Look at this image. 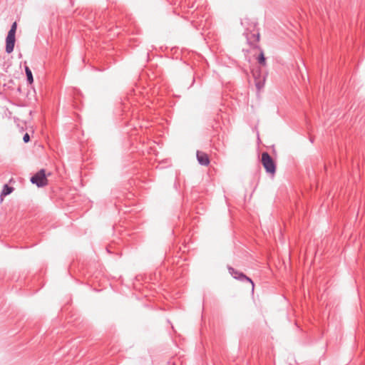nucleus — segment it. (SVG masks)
Listing matches in <instances>:
<instances>
[{
	"instance_id": "obj_1",
	"label": "nucleus",
	"mask_w": 365,
	"mask_h": 365,
	"mask_svg": "<svg viewBox=\"0 0 365 365\" xmlns=\"http://www.w3.org/2000/svg\"><path fill=\"white\" fill-rule=\"evenodd\" d=\"M244 34L246 37L247 43L251 48L260 49L259 46L260 35L257 28L253 29V31H245Z\"/></svg>"
},
{
	"instance_id": "obj_2",
	"label": "nucleus",
	"mask_w": 365,
	"mask_h": 365,
	"mask_svg": "<svg viewBox=\"0 0 365 365\" xmlns=\"http://www.w3.org/2000/svg\"><path fill=\"white\" fill-rule=\"evenodd\" d=\"M261 162L267 173L272 175L275 174L276 163L268 153L264 152L262 153Z\"/></svg>"
},
{
	"instance_id": "obj_3",
	"label": "nucleus",
	"mask_w": 365,
	"mask_h": 365,
	"mask_svg": "<svg viewBox=\"0 0 365 365\" xmlns=\"http://www.w3.org/2000/svg\"><path fill=\"white\" fill-rule=\"evenodd\" d=\"M16 28L17 24L16 22H14L6 38V52L7 53H11L14 51L16 41L15 34L16 31Z\"/></svg>"
},
{
	"instance_id": "obj_4",
	"label": "nucleus",
	"mask_w": 365,
	"mask_h": 365,
	"mask_svg": "<svg viewBox=\"0 0 365 365\" xmlns=\"http://www.w3.org/2000/svg\"><path fill=\"white\" fill-rule=\"evenodd\" d=\"M30 181L32 184L36 185L38 187L46 186L48 185V180L47 179L45 169H41L36 174H34L31 178Z\"/></svg>"
},
{
	"instance_id": "obj_5",
	"label": "nucleus",
	"mask_w": 365,
	"mask_h": 365,
	"mask_svg": "<svg viewBox=\"0 0 365 365\" xmlns=\"http://www.w3.org/2000/svg\"><path fill=\"white\" fill-rule=\"evenodd\" d=\"M229 273L235 278L240 282H247L252 286V292H254L255 289V284L253 281L247 276H246L244 273L234 269L232 267H227Z\"/></svg>"
},
{
	"instance_id": "obj_6",
	"label": "nucleus",
	"mask_w": 365,
	"mask_h": 365,
	"mask_svg": "<svg viewBox=\"0 0 365 365\" xmlns=\"http://www.w3.org/2000/svg\"><path fill=\"white\" fill-rule=\"evenodd\" d=\"M241 24L245 27V31H253L257 29V24L255 21L245 17L241 20Z\"/></svg>"
},
{
	"instance_id": "obj_7",
	"label": "nucleus",
	"mask_w": 365,
	"mask_h": 365,
	"mask_svg": "<svg viewBox=\"0 0 365 365\" xmlns=\"http://www.w3.org/2000/svg\"><path fill=\"white\" fill-rule=\"evenodd\" d=\"M197 159L201 165L207 166L210 164L208 155L202 151H197Z\"/></svg>"
},
{
	"instance_id": "obj_8",
	"label": "nucleus",
	"mask_w": 365,
	"mask_h": 365,
	"mask_svg": "<svg viewBox=\"0 0 365 365\" xmlns=\"http://www.w3.org/2000/svg\"><path fill=\"white\" fill-rule=\"evenodd\" d=\"M259 50L260 51V53L258 56L257 60L259 64H260L261 66H264L266 65V58L264 57V51H263V50L261 48Z\"/></svg>"
},
{
	"instance_id": "obj_9",
	"label": "nucleus",
	"mask_w": 365,
	"mask_h": 365,
	"mask_svg": "<svg viewBox=\"0 0 365 365\" xmlns=\"http://www.w3.org/2000/svg\"><path fill=\"white\" fill-rule=\"evenodd\" d=\"M25 72H26L27 81L29 82V84H31L34 82L33 74H32L31 69L26 66H25Z\"/></svg>"
},
{
	"instance_id": "obj_10",
	"label": "nucleus",
	"mask_w": 365,
	"mask_h": 365,
	"mask_svg": "<svg viewBox=\"0 0 365 365\" xmlns=\"http://www.w3.org/2000/svg\"><path fill=\"white\" fill-rule=\"evenodd\" d=\"M13 190H14V188L12 187L5 185L4 186V188L2 190L1 195H9Z\"/></svg>"
},
{
	"instance_id": "obj_11",
	"label": "nucleus",
	"mask_w": 365,
	"mask_h": 365,
	"mask_svg": "<svg viewBox=\"0 0 365 365\" xmlns=\"http://www.w3.org/2000/svg\"><path fill=\"white\" fill-rule=\"evenodd\" d=\"M23 140L24 143H28L30 140L29 135L27 133L24 134Z\"/></svg>"
}]
</instances>
